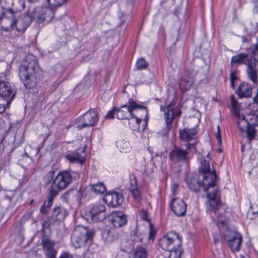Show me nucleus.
<instances>
[{"label": "nucleus", "instance_id": "2", "mask_svg": "<svg viewBox=\"0 0 258 258\" xmlns=\"http://www.w3.org/2000/svg\"><path fill=\"white\" fill-rule=\"evenodd\" d=\"M39 69L36 57L31 54H27L20 66L19 73L26 88H30L35 85L36 74Z\"/></svg>", "mask_w": 258, "mask_h": 258}, {"label": "nucleus", "instance_id": "38", "mask_svg": "<svg viewBox=\"0 0 258 258\" xmlns=\"http://www.w3.org/2000/svg\"><path fill=\"white\" fill-rule=\"evenodd\" d=\"M174 104L173 103V102H170L166 106V107L164 109L163 111H164V115H165L166 113L170 110L169 108L170 109V108H171L172 112H173V119L174 118L175 116H179L181 114V111L179 110H174Z\"/></svg>", "mask_w": 258, "mask_h": 258}, {"label": "nucleus", "instance_id": "22", "mask_svg": "<svg viewBox=\"0 0 258 258\" xmlns=\"http://www.w3.org/2000/svg\"><path fill=\"white\" fill-rule=\"evenodd\" d=\"M252 89L250 85L242 82L239 85L236 92L240 98H248L251 97Z\"/></svg>", "mask_w": 258, "mask_h": 258}, {"label": "nucleus", "instance_id": "35", "mask_svg": "<svg viewBox=\"0 0 258 258\" xmlns=\"http://www.w3.org/2000/svg\"><path fill=\"white\" fill-rule=\"evenodd\" d=\"M169 251H170L169 258H180L183 250L181 245H180L175 247V248L171 249Z\"/></svg>", "mask_w": 258, "mask_h": 258}, {"label": "nucleus", "instance_id": "7", "mask_svg": "<svg viewBox=\"0 0 258 258\" xmlns=\"http://www.w3.org/2000/svg\"><path fill=\"white\" fill-rule=\"evenodd\" d=\"M95 234L94 230L86 227H76L71 234V242L75 248L84 246L87 241L91 239Z\"/></svg>", "mask_w": 258, "mask_h": 258}, {"label": "nucleus", "instance_id": "51", "mask_svg": "<svg viewBox=\"0 0 258 258\" xmlns=\"http://www.w3.org/2000/svg\"><path fill=\"white\" fill-rule=\"evenodd\" d=\"M32 212H30L23 216V219L25 221L30 219L32 216Z\"/></svg>", "mask_w": 258, "mask_h": 258}, {"label": "nucleus", "instance_id": "54", "mask_svg": "<svg viewBox=\"0 0 258 258\" xmlns=\"http://www.w3.org/2000/svg\"><path fill=\"white\" fill-rule=\"evenodd\" d=\"M59 258H73L72 256L68 253H63Z\"/></svg>", "mask_w": 258, "mask_h": 258}, {"label": "nucleus", "instance_id": "14", "mask_svg": "<svg viewBox=\"0 0 258 258\" xmlns=\"http://www.w3.org/2000/svg\"><path fill=\"white\" fill-rule=\"evenodd\" d=\"M33 20L34 19L32 12L30 13L28 11L25 14L20 15L16 19L14 29L18 32H23L30 25Z\"/></svg>", "mask_w": 258, "mask_h": 258}, {"label": "nucleus", "instance_id": "52", "mask_svg": "<svg viewBox=\"0 0 258 258\" xmlns=\"http://www.w3.org/2000/svg\"><path fill=\"white\" fill-rule=\"evenodd\" d=\"M230 81H234V82L235 80H237V77L236 74L235 73L232 72L230 74Z\"/></svg>", "mask_w": 258, "mask_h": 258}, {"label": "nucleus", "instance_id": "36", "mask_svg": "<svg viewBox=\"0 0 258 258\" xmlns=\"http://www.w3.org/2000/svg\"><path fill=\"white\" fill-rule=\"evenodd\" d=\"M19 164L24 168L32 162V159L27 154L23 155L18 161Z\"/></svg>", "mask_w": 258, "mask_h": 258}, {"label": "nucleus", "instance_id": "12", "mask_svg": "<svg viewBox=\"0 0 258 258\" xmlns=\"http://www.w3.org/2000/svg\"><path fill=\"white\" fill-rule=\"evenodd\" d=\"M98 120L96 111L94 109H90L77 119L75 125L77 128L81 130L83 127L93 126Z\"/></svg>", "mask_w": 258, "mask_h": 258}, {"label": "nucleus", "instance_id": "60", "mask_svg": "<svg viewBox=\"0 0 258 258\" xmlns=\"http://www.w3.org/2000/svg\"><path fill=\"white\" fill-rule=\"evenodd\" d=\"M253 154H255L258 156V146L257 148L255 149L253 151Z\"/></svg>", "mask_w": 258, "mask_h": 258}, {"label": "nucleus", "instance_id": "28", "mask_svg": "<svg viewBox=\"0 0 258 258\" xmlns=\"http://www.w3.org/2000/svg\"><path fill=\"white\" fill-rule=\"evenodd\" d=\"M66 158L71 163H79L82 164L85 162V158L78 152L69 154L66 156Z\"/></svg>", "mask_w": 258, "mask_h": 258}, {"label": "nucleus", "instance_id": "33", "mask_svg": "<svg viewBox=\"0 0 258 258\" xmlns=\"http://www.w3.org/2000/svg\"><path fill=\"white\" fill-rule=\"evenodd\" d=\"M1 7L3 10L15 8L16 7H19L16 5V2L14 3L13 0H1Z\"/></svg>", "mask_w": 258, "mask_h": 258}, {"label": "nucleus", "instance_id": "10", "mask_svg": "<svg viewBox=\"0 0 258 258\" xmlns=\"http://www.w3.org/2000/svg\"><path fill=\"white\" fill-rule=\"evenodd\" d=\"M192 146V144H188L185 150L178 147H175L172 150L169 154V159L172 165L187 162L189 160L188 155L190 146Z\"/></svg>", "mask_w": 258, "mask_h": 258}, {"label": "nucleus", "instance_id": "15", "mask_svg": "<svg viewBox=\"0 0 258 258\" xmlns=\"http://www.w3.org/2000/svg\"><path fill=\"white\" fill-rule=\"evenodd\" d=\"M15 96L13 88L9 82L6 81L0 82V97L9 98L7 102V106L9 107Z\"/></svg>", "mask_w": 258, "mask_h": 258}, {"label": "nucleus", "instance_id": "29", "mask_svg": "<svg viewBox=\"0 0 258 258\" xmlns=\"http://www.w3.org/2000/svg\"><path fill=\"white\" fill-rule=\"evenodd\" d=\"M131 240L135 242H142L144 237V234L141 232L138 228L136 227L131 231Z\"/></svg>", "mask_w": 258, "mask_h": 258}, {"label": "nucleus", "instance_id": "55", "mask_svg": "<svg viewBox=\"0 0 258 258\" xmlns=\"http://www.w3.org/2000/svg\"><path fill=\"white\" fill-rule=\"evenodd\" d=\"M253 100L254 103L258 104V89L257 91L256 95L253 98Z\"/></svg>", "mask_w": 258, "mask_h": 258}, {"label": "nucleus", "instance_id": "16", "mask_svg": "<svg viewBox=\"0 0 258 258\" xmlns=\"http://www.w3.org/2000/svg\"><path fill=\"white\" fill-rule=\"evenodd\" d=\"M90 213L92 220L96 222H101L106 218V208L103 204L94 205L91 209Z\"/></svg>", "mask_w": 258, "mask_h": 258}, {"label": "nucleus", "instance_id": "5", "mask_svg": "<svg viewBox=\"0 0 258 258\" xmlns=\"http://www.w3.org/2000/svg\"><path fill=\"white\" fill-rule=\"evenodd\" d=\"M16 5H19V7L3 10L1 13L0 21L2 28L4 31H11L14 29L15 23L18 17L19 13L25 9V4L24 0L16 1Z\"/></svg>", "mask_w": 258, "mask_h": 258}, {"label": "nucleus", "instance_id": "50", "mask_svg": "<svg viewBox=\"0 0 258 258\" xmlns=\"http://www.w3.org/2000/svg\"><path fill=\"white\" fill-rule=\"evenodd\" d=\"M40 211L41 213L46 214L49 211V208H48L46 206V202L44 203V204L42 206L41 208L40 209Z\"/></svg>", "mask_w": 258, "mask_h": 258}, {"label": "nucleus", "instance_id": "64", "mask_svg": "<svg viewBox=\"0 0 258 258\" xmlns=\"http://www.w3.org/2000/svg\"><path fill=\"white\" fill-rule=\"evenodd\" d=\"M161 109L162 110V106H161Z\"/></svg>", "mask_w": 258, "mask_h": 258}, {"label": "nucleus", "instance_id": "39", "mask_svg": "<svg viewBox=\"0 0 258 258\" xmlns=\"http://www.w3.org/2000/svg\"><path fill=\"white\" fill-rule=\"evenodd\" d=\"M251 59L255 62L256 68L258 66V39L257 43L254 46L250 56Z\"/></svg>", "mask_w": 258, "mask_h": 258}, {"label": "nucleus", "instance_id": "48", "mask_svg": "<svg viewBox=\"0 0 258 258\" xmlns=\"http://www.w3.org/2000/svg\"><path fill=\"white\" fill-rule=\"evenodd\" d=\"M50 227V223L47 221H44L42 224V232L44 234L47 229H49Z\"/></svg>", "mask_w": 258, "mask_h": 258}, {"label": "nucleus", "instance_id": "42", "mask_svg": "<svg viewBox=\"0 0 258 258\" xmlns=\"http://www.w3.org/2000/svg\"><path fill=\"white\" fill-rule=\"evenodd\" d=\"M148 63L143 58H140L136 62V67L138 70H143L148 67Z\"/></svg>", "mask_w": 258, "mask_h": 258}, {"label": "nucleus", "instance_id": "47", "mask_svg": "<svg viewBox=\"0 0 258 258\" xmlns=\"http://www.w3.org/2000/svg\"><path fill=\"white\" fill-rule=\"evenodd\" d=\"M217 222L219 224H221L222 225H224L227 223V219L222 215L217 216Z\"/></svg>", "mask_w": 258, "mask_h": 258}, {"label": "nucleus", "instance_id": "59", "mask_svg": "<svg viewBox=\"0 0 258 258\" xmlns=\"http://www.w3.org/2000/svg\"><path fill=\"white\" fill-rule=\"evenodd\" d=\"M133 247H134L133 245H129L128 247H126V250H130L133 249Z\"/></svg>", "mask_w": 258, "mask_h": 258}, {"label": "nucleus", "instance_id": "11", "mask_svg": "<svg viewBox=\"0 0 258 258\" xmlns=\"http://www.w3.org/2000/svg\"><path fill=\"white\" fill-rule=\"evenodd\" d=\"M34 20L37 23L44 21L50 22L54 17V12L52 9L48 7H38L32 11Z\"/></svg>", "mask_w": 258, "mask_h": 258}, {"label": "nucleus", "instance_id": "58", "mask_svg": "<svg viewBox=\"0 0 258 258\" xmlns=\"http://www.w3.org/2000/svg\"><path fill=\"white\" fill-rule=\"evenodd\" d=\"M231 87L232 89L235 88L234 82L230 81Z\"/></svg>", "mask_w": 258, "mask_h": 258}, {"label": "nucleus", "instance_id": "41", "mask_svg": "<svg viewBox=\"0 0 258 258\" xmlns=\"http://www.w3.org/2000/svg\"><path fill=\"white\" fill-rule=\"evenodd\" d=\"M58 195L54 190H52L49 188V194L48 196V200L46 206L49 208L52 205L54 198Z\"/></svg>", "mask_w": 258, "mask_h": 258}, {"label": "nucleus", "instance_id": "34", "mask_svg": "<svg viewBox=\"0 0 258 258\" xmlns=\"http://www.w3.org/2000/svg\"><path fill=\"white\" fill-rule=\"evenodd\" d=\"M91 189L96 194H103L106 190L105 186L101 182L92 184Z\"/></svg>", "mask_w": 258, "mask_h": 258}, {"label": "nucleus", "instance_id": "56", "mask_svg": "<svg viewBox=\"0 0 258 258\" xmlns=\"http://www.w3.org/2000/svg\"><path fill=\"white\" fill-rule=\"evenodd\" d=\"M142 219L143 220H147V221H148V218H147V213H146L145 212L144 213L142 217Z\"/></svg>", "mask_w": 258, "mask_h": 258}, {"label": "nucleus", "instance_id": "25", "mask_svg": "<svg viewBox=\"0 0 258 258\" xmlns=\"http://www.w3.org/2000/svg\"><path fill=\"white\" fill-rule=\"evenodd\" d=\"M101 235L104 240L108 242H110L116 240L118 236V234L116 229L110 227H106L104 229Z\"/></svg>", "mask_w": 258, "mask_h": 258}, {"label": "nucleus", "instance_id": "32", "mask_svg": "<svg viewBox=\"0 0 258 258\" xmlns=\"http://www.w3.org/2000/svg\"><path fill=\"white\" fill-rule=\"evenodd\" d=\"M148 253L146 249L142 246L136 247L134 252V258H147Z\"/></svg>", "mask_w": 258, "mask_h": 258}, {"label": "nucleus", "instance_id": "17", "mask_svg": "<svg viewBox=\"0 0 258 258\" xmlns=\"http://www.w3.org/2000/svg\"><path fill=\"white\" fill-rule=\"evenodd\" d=\"M109 221L113 226V228H120L126 225L127 217L122 212H113L110 216Z\"/></svg>", "mask_w": 258, "mask_h": 258}, {"label": "nucleus", "instance_id": "20", "mask_svg": "<svg viewBox=\"0 0 258 258\" xmlns=\"http://www.w3.org/2000/svg\"><path fill=\"white\" fill-rule=\"evenodd\" d=\"M165 114V123L166 126L163 128L160 132V135L166 139H168L169 133L172 126V122L173 121V113L172 112L171 109Z\"/></svg>", "mask_w": 258, "mask_h": 258}, {"label": "nucleus", "instance_id": "45", "mask_svg": "<svg viewBox=\"0 0 258 258\" xmlns=\"http://www.w3.org/2000/svg\"><path fill=\"white\" fill-rule=\"evenodd\" d=\"M156 235V231L154 229L153 225L152 223H149V239L153 240Z\"/></svg>", "mask_w": 258, "mask_h": 258}, {"label": "nucleus", "instance_id": "3", "mask_svg": "<svg viewBox=\"0 0 258 258\" xmlns=\"http://www.w3.org/2000/svg\"><path fill=\"white\" fill-rule=\"evenodd\" d=\"M230 100L232 107L235 110L236 123L239 131L242 136L246 134L247 140L249 143H250L255 137L256 130L255 127L250 125L247 117L245 118L243 114H240L238 112L239 104L236 100L234 95L231 96Z\"/></svg>", "mask_w": 258, "mask_h": 258}, {"label": "nucleus", "instance_id": "26", "mask_svg": "<svg viewBox=\"0 0 258 258\" xmlns=\"http://www.w3.org/2000/svg\"><path fill=\"white\" fill-rule=\"evenodd\" d=\"M67 214V212L64 208L58 207L53 210L51 216L54 220L61 221L65 218Z\"/></svg>", "mask_w": 258, "mask_h": 258}, {"label": "nucleus", "instance_id": "57", "mask_svg": "<svg viewBox=\"0 0 258 258\" xmlns=\"http://www.w3.org/2000/svg\"><path fill=\"white\" fill-rule=\"evenodd\" d=\"M178 185L177 184H175L173 187L172 190L173 192H174L177 188L178 187Z\"/></svg>", "mask_w": 258, "mask_h": 258}, {"label": "nucleus", "instance_id": "19", "mask_svg": "<svg viewBox=\"0 0 258 258\" xmlns=\"http://www.w3.org/2000/svg\"><path fill=\"white\" fill-rule=\"evenodd\" d=\"M104 200L109 206L116 207L122 203L123 198L117 192H111L106 194Z\"/></svg>", "mask_w": 258, "mask_h": 258}, {"label": "nucleus", "instance_id": "13", "mask_svg": "<svg viewBox=\"0 0 258 258\" xmlns=\"http://www.w3.org/2000/svg\"><path fill=\"white\" fill-rule=\"evenodd\" d=\"M224 235L231 250L233 252L238 251L242 240L241 234L235 230H227Z\"/></svg>", "mask_w": 258, "mask_h": 258}, {"label": "nucleus", "instance_id": "61", "mask_svg": "<svg viewBox=\"0 0 258 258\" xmlns=\"http://www.w3.org/2000/svg\"><path fill=\"white\" fill-rule=\"evenodd\" d=\"M38 0H28L29 2L31 3H35L37 2Z\"/></svg>", "mask_w": 258, "mask_h": 258}, {"label": "nucleus", "instance_id": "4", "mask_svg": "<svg viewBox=\"0 0 258 258\" xmlns=\"http://www.w3.org/2000/svg\"><path fill=\"white\" fill-rule=\"evenodd\" d=\"M139 109H141L144 113L147 114V110L145 107L138 104L136 101L131 98L128 100L127 103L119 108H114L108 111L105 117L112 119L115 115L116 117L118 119H128L130 117L133 115V112Z\"/></svg>", "mask_w": 258, "mask_h": 258}, {"label": "nucleus", "instance_id": "31", "mask_svg": "<svg viewBox=\"0 0 258 258\" xmlns=\"http://www.w3.org/2000/svg\"><path fill=\"white\" fill-rule=\"evenodd\" d=\"M116 146L120 150V152L127 153L130 152L131 146L130 143L124 140L118 141L116 142Z\"/></svg>", "mask_w": 258, "mask_h": 258}, {"label": "nucleus", "instance_id": "21", "mask_svg": "<svg viewBox=\"0 0 258 258\" xmlns=\"http://www.w3.org/2000/svg\"><path fill=\"white\" fill-rule=\"evenodd\" d=\"M186 182L189 188L192 191L198 192L201 187L204 189L203 179L202 181H199L196 175H188L186 178Z\"/></svg>", "mask_w": 258, "mask_h": 258}, {"label": "nucleus", "instance_id": "23", "mask_svg": "<svg viewBox=\"0 0 258 258\" xmlns=\"http://www.w3.org/2000/svg\"><path fill=\"white\" fill-rule=\"evenodd\" d=\"M42 244L43 249L47 252L49 258H55L56 251L54 249V242L47 238H43Z\"/></svg>", "mask_w": 258, "mask_h": 258}, {"label": "nucleus", "instance_id": "8", "mask_svg": "<svg viewBox=\"0 0 258 258\" xmlns=\"http://www.w3.org/2000/svg\"><path fill=\"white\" fill-rule=\"evenodd\" d=\"M182 238L178 233L169 232L163 236L158 242L159 246L164 250H169L181 245Z\"/></svg>", "mask_w": 258, "mask_h": 258}, {"label": "nucleus", "instance_id": "44", "mask_svg": "<svg viewBox=\"0 0 258 258\" xmlns=\"http://www.w3.org/2000/svg\"><path fill=\"white\" fill-rule=\"evenodd\" d=\"M130 190L133 189V188H137V181L135 176L134 174L130 175Z\"/></svg>", "mask_w": 258, "mask_h": 258}, {"label": "nucleus", "instance_id": "30", "mask_svg": "<svg viewBox=\"0 0 258 258\" xmlns=\"http://www.w3.org/2000/svg\"><path fill=\"white\" fill-rule=\"evenodd\" d=\"M246 117L249 121L250 125L254 127L255 126H258V109L250 111L246 115Z\"/></svg>", "mask_w": 258, "mask_h": 258}, {"label": "nucleus", "instance_id": "46", "mask_svg": "<svg viewBox=\"0 0 258 258\" xmlns=\"http://www.w3.org/2000/svg\"><path fill=\"white\" fill-rule=\"evenodd\" d=\"M54 174V171H49L46 174V175H45V179L46 180V184H48L49 183H50V182L52 183L51 180L53 177Z\"/></svg>", "mask_w": 258, "mask_h": 258}, {"label": "nucleus", "instance_id": "40", "mask_svg": "<svg viewBox=\"0 0 258 258\" xmlns=\"http://www.w3.org/2000/svg\"><path fill=\"white\" fill-rule=\"evenodd\" d=\"M51 8H58L66 4L68 0H47Z\"/></svg>", "mask_w": 258, "mask_h": 258}, {"label": "nucleus", "instance_id": "24", "mask_svg": "<svg viewBox=\"0 0 258 258\" xmlns=\"http://www.w3.org/2000/svg\"><path fill=\"white\" fill-rule=\"evenodd\" d=\"M197 134L195 128H183L179 130V137L181 141L188 142L194 139Z\"/></svg>", "mask_w": 258, "mask_h": 258}, {"label": "nucleus", "instance_id": "18", "mask_svg": "<svg viewBox=\"0 0 258 258\" xmlns=\"http://www.w3.org/2000/svg\"><path fill=\"white\" fill-rule=\"evenodd\" d=\"M171 209L174 213L177 216H183L185 215L186 210V204L181 199L175 198L172 200Z\"/></svg>", "mask_w": 258, "mask_h": 258}, {"label": "nucleus", "instance_id": "53", "mask_svg": "<svg viewBox=\"0 0 258 258\" xmlns=\"http://www.w3.org/2000/svg\"><path fill=\"white\" fill-rule=\"evenodd\" d=\"M8 107L7 105L0 104V114L3 113L6 110V108Z\"/></svg>", "mask_w": 258, "mask_h": 258}, {"label": "nucleus", "instance_id": "43", "mask_svg": "<svg viewBox=\"0 0 258 258\" xmlns=\"http://www.w3.org/2000/svg\"><path fill=\"white\" fill-rule=\"evenodd\" d=\"M133 194L134 199L137 202H140L142 200L140 191L137 188L130 190Z\"/></svg>", "mask_w": 258, "mask_h": 258}, {"label": "nucleus", "instance_id": "6", "mask_svg": "<svg viewBox=\"0 0 258 258\" xmlns=\"http://www.w3.org/2000/svg\"><path fill=\"white\" fill-rule=\"evenodd\" d=\"M231 63L244 64L246 66V72L247 77L253 84H256L258 80V69L256 68L255 62L248 54L241 53L232 57Z\"/></svg>", "mask_w": 258, "mask_h": 258}, {"label": "nucleus", "instance_id": "37", "mask_svg": "<svg viewBox=\"0 0 258 258\" xmlns=\"http://www.w3.org/2000/svg\"><path fill=\"white\" fill-rule=\"evenodd\" d=\"M192 81L191 80L185 81L182 79L179 82V87L182 92L186 91L192 85Z\"/></svg>", "mask_w": 258, "mask_h": 258}, {"label": "nucleus", "instance_id": "1", "mask_svg": "<svg viewBox=\"0 0 258 258\" xmlns=\"http://www.w3.org/2000/svg\"><path fill=\"white\" fill-rule=\"evenodd\" d=\"M200 163L199 173L203 176L204 190L207 192V197L209 202V210L211 212L216 213L221 202L217 186L219 177L213 166L211 168L209 162L205 159H201Z\"/></svg>", "mask_w": 258, "mask_h": 258}, {"label": "nucleus", "instance_id": "62", "mask_svg": "<svg viewBox=\"0 0 258 258\" xmlns=\"http://www.w3.org/2000/svg\"><path fill=\"white\" fill-rule=\"evenodd\" d=\"M38 152H39V149L37 148L36 149V154H38Z\"/></svg>", "mask_w": 258, "mask_h": 258}, {"label": "nucleus", "instance_id": "27", "mask_svg": "<svg viewBox=\"0 0 258 258\" xmlns=\"http://www.w3.org/2000/svg\"><path fill=\"white\" fill-rule=\"evenodd\" d=\"M128 120V124L131 128L135 131L141 132V130H144V127L142 128H141L140 124L142 121V119L140 118L137 117L136 116L132 115L130 118H129Z\"/></svg>", "mask_w": 258, "mask_h": 258}, {"label": "nucleus", "instance_id": "63", "mask_svg": "<svg viewBox=\"0 0 258 258\" xmlns=\"http://www.w3.org/2000/svg\"><path fill=\"white\" fill-rule=\"evenodd\" d=\"M33 200H32V201H31V202H30V204L33 203Z\"/></svg>", "mask_w": 258, "mask_h": 258}, {"label": "nucleus", "instance_id": "49", "mask_svg": "<svg viewBox=\"0 0 258 258\" xmlns=\"http://www.w3.org/2000/svg\"><path fill=\"white\" fill-rule=\"evenodd\" d=\"M216 137L218 141V143L221 144L222 142V140L219 125H218L217 126V133L216 134Z\"/></svg>", "mask_w": 258, "mask_h": 258}, {"label": "nucleus", "instance_id": "9", "mask_svg": "<svg viewBox=\"0 0 258 258\" xmlns=\"http://www.w3.org/2000/svg\"><path fill=\"white\" fill-rule=\"evenodd\" d=\"M73 173L74 172L71 173L68 171H64L59 173L53 179L49 188L58 194L60 190L66 188L71 182Z\"/></svg>", "mask_w": 258, "mask_h": 258}]
</instances>
